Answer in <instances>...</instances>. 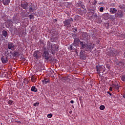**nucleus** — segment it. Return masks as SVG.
<instances>
[{
    "instance_id": "1",
    "label": "nucleus",
    "mask_w": 125,
    "mask_h": 125,
    "mask_svg": "<svg viewBox=\"0 0 125 125\" xmlns=\"http://www.w3.org/2000/svg\"><path fill=\"white\" fill-rule=\"evenodd\" d=\"M80 45L81 46V49H84L86 51L91 52L92 49L95 47L94 44L91 42L85 44V42H80Z\"/></svg>"
},
{
    "instance_id": "2",
    "label": "nucleus",
    "mask_w": 125,
    "mask_h": 125,
    "mask_svg": "<svg viewBox=\"0 0 125 125\" xmlns=\"http://www.w3.org/2000/svg\"><path fill=\"white\" fill-rule=\"evenodd\" d=\"M42 57L48 62L52 61V57L51 56L49 55V53H48L47 51H44L42 54Z\"/></svg>"
},
{
    "instance_id": "3",
    "label": "nucleus",
    "mask_w": 125,
    "mask_h": 125,
    "mask_svg": "<svg viewBox=\"0 0 125 125\" xmlns=\"http://www.w3.org/2000/svg\"><path fill=\"white\" fill-rule=\"evenodd\" d=\"M64 26H66L69 28L71 27V24L73 23V18H70L67 20H65L63 21Z\"/></svg>"
},
{
    "instance_id": "4",
    "label": "nucleus",
    "mask_w": 125,
    "mask_h": 125,
    "mask_svg": "<svg viewBox=\"0 0 125 125\" xmlns=\"http://www.w3.org/2000/svg\"><path fill=\"white\" fill-rule=\"evenodd\" d=\"M89 16L90 18V20H91V21H93L94 19H97V14H95L93 12H90L89 13Z\"/></svg>"
},
{
    "instance_id": "5",
    "label": "nucleus",
    "mask_w": 125,
    "mask_h": 125,
    "mask_svg": "<svg viewBox=\"0 0 125 125\" xmlns=\"http://www.w3.org/2000/svg\"><path fill=\"white\" fill-rule=\"evenodd\" d=\"M42 53L39 51H35L33 54V57L36 59H40L42 57Z\"/></svg>"
},
{
    "instance_id": "6",
    "label": "nucleus",
    "mask_w": 125,
    "mask_h": 125,
    "mask_svg": "<svg viewBox=\"0 0 125 125\" xmlns=\"http://www.w3.org/2000/svg\"><path fill=\"white\" fill-rule=\"evenodd\" d=\"M58 48H59V45L57 44H53L51 46V51L52 54L55 53V51H58Z\"/></svg>"
},
{
    "instance_id": "7",
    "label": "nucleus",
    "mask_w": 125,
    "mask_h": 125,
    "mask_svg": "<svg viewBox=\"0 0 125 125\" xmlns=\"http://www.w3.org/2000/svg\"><path fill=\"white\" fill-rule=\"evenodd\" d=\"M123 16H124V12L121 10H119L115 14V17L116 18H118V17L119 18H122Z\"/></svg>"
},
{
    "instance_id": "8",
    "label": "nucleus",
    "mask_w": 125,
    "mask_h": 125,
    "mask_svg": "<svg viewBox=\"0 0 125 125\" xmlns=\"http://www.w3.org/2000/svg\"><path fill=\"white\" fill-rule=\"evenodd\" d=\"M81 38L84 41H86L87 40H89V35L87 34V33H83L81 36Z\"/></svg>"
},
{
    "instance_id": "9",
    "label": "nucleus",
    "mask_w": 125,
    "mask_h": 125,
    "mask_svg": "<svg viewBox=\"0 0 125 125\" xmlns=\"http://www.w3.org/2000/svg\"><path fill=\"white\" fill-rule=\"evenodd\" d=\"M80 57L81 59H83V60H85L86 59V55H85V53L83 51H81L80 54Z\"/></svg>"
},
{
    "instance_id": "10",
    "label": "nucleus",
    "mask_w": 125,
    "mask_h": 125,
    "mask_svg": "<svg viewBox=\"0 0 125 125\" xmlns=\"http://www.w3.org/2000/svg\"><path fill=\"white\" fill-rule=\"evenodd\" d=\"M8 48L9 49L13 50L16 48V45H14L12 42H9L8 44Z\"/></svg>"
},
{
    "instance_id": "11",
    "label": "nucleus",
    "mask_w": 125,
    "mask_h": 125,
    "mask_svg": "<svg viewBox=\"0 0 125 125\" xmlns=\"http://www.w3.org/2000/svg\"><path fill=\"white\" fill-rule=\"evenodd\" d=\"M116 53H117V50L115 49L111 50L108 52L109 56H114Z\"/></svg>"
},
{
    "instance_id": "12",
    "label": "nucleus",
    "mask_w": 125,
    "mask_h": 125,
    "mask_svg": "<svg viewBox=\"0 0 125 125\" xmlns=\"http://www.w3.org/2000/svg\"><path fill=\"white\" fill-rule=\"evenodd\" d=\"M1 61L3 64H6L8 62V60L7 59V56H3L1 58Z\"/></svg>"
},
{
    "instance_id": "13",
    "label": "nucleus",
    "mask_w": 125,
    "mask_h": 125,
    "mask_svg": "<svg viewBox=\"0 0 125 125\" xmlns=\"http://www.w3.org/2000/svg\"><path fill=\"white\" fill-rule=\"evenodd\" d=\"M21 7L23 9H27V8H28V6H29V4H28V2H24L23 3H22L21 4Z\"/></svg>"
},
{
    "instance_id": "14",
    "label": "nucleus",
    "mask_w": 125,
    "mask_h": 125,
    "mask_svg": "<svg viewBox=\"0 0 125 125\" xmlns=\"http://www.w3.org/2000/svg\"><path fill=\"white\" fill-rule=\"evenodd\" d=\"M109 11L111 14H115V13H117V9L115 8H110Z\"/></svg>"
},
{
    "instance_id": "15",
    "label": "nucleus",
    "mask_w": 125,
    "mask_h": 125,
    "mask_svg": "<svg viewBox=\"0 0 125 125\" xmlns=\"http://www.w3.org/2000/svg\"><path fill=\"white\" fill-rule=\"evenodd\" d=\"M79 42H80V40L78 39H75L74 43H73L74 46H77V45H79Z\"/></svg>"
},
{
    "instance_id": "16",
    "label": "nucleus",
    "mask_w": 125,
    "mask_h": 125,
    "mask_svg": "<svg viewBox=\"0 0 125 125\" xmlns=\"http://www.w3.org/2000/svg\"><path fill=\"white\" fill-rule=\"evenodd\" d=\"M2 35L3 36V37H5L6 39H7L8 37V34H7V31L3 30L2 31Z\"/></svg>"
},
{
    "instance_id": "17",
    "label": "nucleus",
    "mask_w": 125,
    "mask_h": 125,
    "mask_svg": "<svg viewBox=\"0 0 125 125\" xmlns=\"http://www.w3.org/2000/svg\"><path fill=\"white\" fill-rule=\"evenodd\" d=\"M31 82L32 83H36L37 82V78L36 77V76L32 75L31 77Z\"/></svg>"
},
{
    "instance_id": "18",
    "label": "nucleus",
    "mask_w": 125,
    "mask_h": 125,
    "mask_svg": "<svg viewBox=\"0 0 125 125\" xmlns=\"http://www.w3.org/2000/svg\"><path fill=\"white\" fill-rule=\"evenodd\" d=\"M10 1L9 0H3V3L4 5H8Z\"/></svg>"
},
{
    "instance_id": "19",
    "label": "nucleus",
    "mask_w": 125,
    "mask_h": 125,
    "mask_svg": "<svg viewBox=\"0 0 125 125\" xmlns=\"http://www.w3.org/2000/svg\"><path fill=\"white\" fill-rule=\"evenodd\" d=\"M31 91H33V92H38V89H37V88H36V87L35 86H33L31 88Z\"/></svg>"
},
{
    "instance_id": "20",
    "label": "nucleus",
    "mask_w": 125,
    "mask_h": 125,
    "mask_svg": "<svg viewBox=\"0 0 125 125\" xmlns=\"http://www.w3.org/2000/svg\"><path fill=\"white\" fill-rule=\"evenodd\" d=\"M7 23L10 26H12V24H13V22L12 21V20H7Z\"/></svg>"
},
{
    "instance_id": "21",
    "label": "nucleus",
    "mask_w": 125,
    "mask_h": 125,
    "mask_svg": "<svg viewBox=\"0 0 125 125\" xmlns=\"http://www.w3.org/2000/svg\"><path fill=\"white\" fill-rule=\"evenodd\" d=\"M20 53H19V52H14L13 54V56H20Z\"/></svg>"
},
{
    "instance_id": "22",
    "label": "nucleus",
    "mask_w": 125,
    "mask_h": 125,
    "mask_svg": "<svg viewBox=\"0 0 125 125\" xmlns=\"http://www.w3.org/2000/svg\"><path fill=\"white\" fill-rule=\"evenodd\" d=\"M116 65H118V66H123V62H122V61L118 62H116Z\"/></svg>"
},
{
    "instance_id": "23",
    "label": "nucleus",
    "mask_w": 125,
    "mask_h": 125,
    "mask_svg": "<svg viewBox=\"0 0 125 125\" xmlns=\"http://www.w3.org/2000/svg\"><path fill=\"white\" fill-rule=\"evenodd\" d=\"M8 104L11 105H13V104H14V102H13V101L9 100L8 102Z\"/></svg>"
},
{
    "instance_id": "24",
    "label": "nucleus",
    "mask_w": 125,
    "mask_h": 125,
    "mask_svg": "<svg viewBox=\"0 0 125 125\" xmlns=\"http://www.w3.org/2000/svg\"><path fill=\"white\" fill-rule=\"evenodd\" d=\"M112 86L115 89H119L120 88V87L118 85H113Z\"/></svg>"
},
{
    "instance_id": "25",
    "label": "nucleus",
    "mask_w": 125,
    "mask_h": 125,
    "mask_svg": "<svg viewBox=\"0 0 125 125\" xmlns=\"http://www.w3.org/2000/svg\"><path fill=\"white\" fill-rule=\"evenodd\" d=\"M44 80L47 83H50V80L48 78H44Z\"/></svg>"
},
{
    "instance_id": "26",
    "label": "nucleus",
    "mask_w": 125,
    "mask_h": 125,
    "mask_svg": "<svg viewBox=\"0 0 125 125\" xmlns=\"http://www.w3.org/2000/svg\"><path fill=\"white\" fill-rule=\"evenodd\" d=\"M97 72H98V74H100V73H101V72H100L101 70V67H97Z\"/></svg>"
},
{
    "instance_id": "27",
    "label": "nucleus",
    "mask_w": 125,
    "mask_h": 125,
    "mask_svg": "<svg viewBox=\"0 0 125 125\" xmlns=\"http://www.w3.org/2000/svg\"><path fill=\"white\" fill-rule=\"evenodd\" d=\"M68 49H69V50H73L74 49L73 48V44L70 45V46L69 47Z\"/></svg>"
},
{
    "instance_id": "28",
    "label": "nucleus",
    "mask_w": 125,
    "mask_h": 125,
    "mask_svg": "<svg viewBox=\"0 0 125 125\" xmlns=\"http://www.w3.org/2000/svg\"><path fill=\"white\" fill-rule=\"evenodd\" d=\"M104 109H105V106H104V105H101L100 106V110H104Z\"/></svg>"
},
{
    "instance_id": "29",
    "label": "nucleus",
    "mask_w": 125,
    "mask_h": 125,
    "mask_svg": "<svg viewBox=\"0 0 125 125\" xmlns=\"http://www.w3.org/2000/svg\"><path fill=\"white\" fill-rule=\"evenodd\" d=\"M119 7H120V9H124L125 8V5H120L119 6Z\"/></svg>"
},
{
    "instance_id": "30",
    "label": "nucleus",
    "mask_w": 125,
    "mask_h": 125,
    "mask_svg": "<svg viewBox=\"0 0 125 125\" xmlns=\"http://www.w3.org/2000/svg\"><path fill=\"white\" fill-rule=\"evenodd\" d=\"M40 104V103H34L33 104V105L35 106V107H37V106H39V105Z\"/></svg>"
},
{
    "instance_id": "31",
    "label": "nucleus",
    "mask_w": 125,
    "mask_h": 125,
    "mask_svg": "<svg viewBox=\"0 0 125 125\" xmlns=\"http://www.w3.org/2000/svg\"><path fill=\"white\" fill-rule=\"evenodd\" d=\"M104 10V8H103V7H101L100 8V12H103Z\"/></svg>"
},
{
    "instance_id": "32",
    "label": "nucleus",
    "mask_w": 125,
    "mask_h": 125,
    "mask_svg": "<svg viewBox=\"0 0 125 125\" xmlns=\"http://www.w3.org/2000/svg\"><path fill=\"white\" fill-rule=\"evenodd\" d=\"M109 19H111V20H115V18H114V16L111 15Z\"/></svg>"
},
{
    "instance_id": "33",
    "label": "nucleus",
    "mask_w": 125,
    "mask_h": 125,
    "mask_svg": "<svg viewBox=\"0 0 125 125\" xmlns=\"http://www.w3.org/2000/svg\"><path fill=\"white\" fill-rule=\"evenodd\" d=\"M29 12H33V8L32 7H30L29 9Z\"/></svg>"
},
{
    "instance_id": "34",
    "label": "nucleus",
    "mask_w": 125,
    "mask_h": 125,
    "mask_svg": "<svg viewBox=\"0 0 125 125\" xmlns=\"http://www.w3.org/2000/svg\"><path fill=\"white\" fill-rule=\"evenodd\" d=\"M42 83L43 84H46L47 83L45 82V80L44 79L43 80H42Z\"/></svg>"
},
{
    "instance_id": "35",
    "label": "nucleus",
    "mask_w": 125,
    "mask_h": 125,
    "mask_svg": "<svg viewBox=\"0 0 125 125\" xmlns=\"http://www.w3.org/2000/svg\"><path fill=\"white\" fill-rule=\"evenodd\" d=\"M29 19H34V16L32 15H29Z\"/></svg>"
},
{
    "instance_id": "36",
    "label": "nucleus",
    "mask_w": 125,
    "mask_h": 125,
    "mask_svg": "<svg viewBox=\"0 0 125 125\" xmlns=\"http://www.w3.org/2000/svg\"><path fill=\"white\" fill-rule=\"evenodd\" d=\"M47 118H52V114H48Z\"/></svg>"
},
{
    "instance_id": "37",
    "label": "nucleus",
    "mask_w": 125,
    "mask_h": 125,
    "mask_svg": "<svg viewBox=\"0 0 125 125\" xmlns=\"http://www.w3.org/2000/svg\"><path fill=\"white\" fill-rule=\"evenodd\" d=\"M113 88H114V87H113V86L110 87V88H109L110 91H112V90H113Z\"/></svg>"
},
{
    "instance_id": "38",
    "label": "nucleus",
    "mask_w": 125,
    "mask_h": 125,
    "mask_svg": "<svg viewBox=\"0 0 125 125\" xmlns=\"http://www.w3.org/2000/svg\"><path fill=\"white\" fill-rule=\"evenodd\" d=\"M94 2L93 3V4H96V3H97V1H96V0H94Z\"/></svg>"
},
{
    "instance_id": "39",
    "label": "nucleus",
    "mask_w": 125,
    "mask_h": 125,
    "mask_svg": "<svg viewBox=\"0 0 125 125\" xmlns=\"http://www.w3.org/2000/svg\"><path fill=\"white\" fill-rule=\"evenodd\" d=\"M107 94H109V95H110V96H112V93H110L109 91H108V92H107Z\"/></svg>"
},
{
    "instance_id": "40",
    "label": "nucleus",
    "mask_w": 125,
    "mask_h": 125,
    "mask_svg": "<svg viewBox=\"0 0 125 125\" xmlns=\"http://www.w3.org/2000/svg\"><path fill=\"white\" fill-rule=\"evenodd\" d=\"M106 68H107V69H110V66H109V65H106Z\"/></svg>"
},
{
    "instance_id": "41",
    "label": "nucleus",
    "mask_w": 125,
    "mask_h": 125,
    "mask_svg": "<svg viewBox=\"0 0 125 125\" xmlns=\"http://www.w3.org/2000/svg\"><path fill=\"white\" fill-rule=\"evenodd\" d=\"M70 103H71V104H73V103H74V101L71 100V101H70Z\"/></svg>"
},
{
    "instance_id": "42",
    "label": "nucleus",
    "mask_w": 125,
    "mask_h": 125,
    "mask_svg": "<svg viewBox=\"0 0 125 125\" xmlns=\"http://www.w3.org/2000/svg\"><path fill=\"white\" fill-rule=\"evenodd\" d=\"M2 4L1 3V0H0V6H1Z\"/></svg>"
},
{
    "instance_id": "43",
    "label": "nucleus",
    "mask_w": 125,
    "mask_h": 125,
    "mask_svg": "<svg viewBox=\"0 0 125 125\" xmlns=\"http://www.w3.org/2000/svg\"><path fill=\"white\" fill-rule=\"evenodd\" d=\"M111 6H115V4L112 3L111 4Z\"/></svg>"
},
{
    "instance_id": "44",
    "label": "nucleus",
    "mask_w": 125,
    "mask_h": 125,
    "mask_svg": "<svg viewBox=\"0 0 125 125\" xmlns=\"http://www.w3.org/2000/svg\"><path fill=\"white\" fill-rule=\"evenodd\" d=\"M79 100L80 101H83V99H82V97L80 98Z\"/></svg>"
},
{
    "instance_id": "45",
    "label": "nucleus",
    "mask_w": 125,
    "mask_h": 125,
    "mask_svg": "<svg viewBox=\"0 0 125 125\" xmlns=\"http://www.w3.org/2000/svg\"><path fill=\"white\" fill-rule=\"evenodd\" d=\"M72 112L73 111H69V114H72Z\"/></svg>"
},
{
    "instance_id": "46",
    "label": "nucleus",
    "mask_w": 125,
    "mask_h": 125,
    "mask_svg": "<svg viewBox=\"0 0 125 125\" xmlns=\"http://www.w3.org/2000/svg\"><path fill=\"white\" fill-rule=\"evenodd\" d=\"M55 21H56V22L57 21V20H55Z\"/></svg>"
},
{
    "instance_id": "47",
    "label": "nucleus",
    "mask_w": 125,
    "mask_h": 125,
    "mask_svg": "<svg viewBox=\"0 0 125 125\" xmlns=\"http://www.w3.org/2000/svg\"><path fill=\"white\" fill-rule=\"evenodd\" d=\"M75 31H77V29H75Z\"/></svg>"
},
{
    "instance_id": "48",
    "label": "nucleus",
    "mask_w": 125,
    "mask_h": 125,
    "mask_svg": "<svg viewBox=\"0 0 125 125\" xmlns=\"http://www.w3.org/2000/svg\"><path fill=\"white\" fill-rule=\"evenodd\" d=\"M64 79H67V78H66V77H64Z\"/></svg>"
}]
</instances>
